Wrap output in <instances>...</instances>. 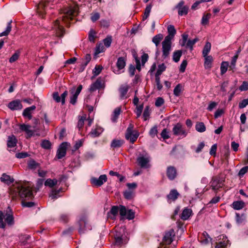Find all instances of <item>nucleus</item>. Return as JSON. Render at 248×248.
<instances>
[{
    "instance_id": "nucleus-29",
    "label": "nucleus",
    "mask_w": 248,
    "mask_h": 248,
    "mask_svg": "<svg viewBox=\"0 0 248 248\" xmlns=\"http://www.w3.org/2000/svg\"><path fill=\"white\" fill-rule=\"evenodd\" d=\"M35 108L36 107L34 105L25 108L23 112V115L24 117H28L29 120H31L32 118L31 111L34 110Z\"/></svg>"
},
{
    "instance_id": "nucleus-63",
    "label": "nucleus",
    "mask_w": 248,
    "mask_h": 248,
    "mask_svg": "<svg viewBox=\"0 0 248 248\" xmlns=\"http://www.w3.org/2000/svg\"><path fill=\"white\" fill-rule=\"evenodd\" d=\"M248 105V98L243 100L239 103V108H243Z\"/></svg>"
},
{
    "instance_id": "nucleus-57",
    "label": "nucleus",
    "mask_w": 248,
    "mask_h": 248,
    "mask_svg": "<svg viewBox=\"0 0 248 248\" xmlns=\"http://www.w3.org/2000/svg\"><path fill=\"white\" fill-rule=\"evenodd\" d=\"M157 127L156 126H155L150 129L149 131V134L152 138H154L157 135Z\"/></svg>"
},
{
    "instance_id": "nucleus-9",
    "label": "nucleus",
    "mask_w": 248,
    "mask_h": 248,
    "mask_svg": "<svg viewBox=\"0 0 248 248\" xmlns=\"http://www.w3.org/2000/svg\"><path fill=\"white\" fill-rule=\"evenodd\" d=\"M53 2V1L52 0H47L46 1H41L38 4L37 8L38 15L42 17H43L46 13L47 7L49 6V3Z\"/></svg>"
},
{
    "instance_id": "nucleus-24",
    "label": "nucleus",
    "mask_w": 248,
    "mask_h": 248,
    "mask_svg": "<svg viewBox=\"0 0 248 248\" xmlns=\"http://www.w3.org/2000/svg\"><path fill=\"white\" fill-rule=\"evenodd\" d=\"M167 30L169 34L166 36L165 38H168L170 39V41H171L176 33V30L175 29L174 26L170 25L168 26Z\"/></svg>"
},
{
    "instance_id": "nucleus-8",
    "label": "nucleus",
    "mask_w": 248,
    "mask_h": 248,
    "mask_svg": "<svg viewBox=\"0 0 248 248\" xmlns=\"http://www.w3.org/2000/svg\"><path fill=\"white\" fill-rule=\"evenodd\" d=\"M19 126V129L21 131H24L26 133V138L27 139H29L32 136L35 135V132L36 131V130L35 129V126H31L30 125L23 124H20Z\"/></svg>"
},
{
    "instance_id": "nucleus-33",
    "label": "nucleus",
    "mask_w": 248,
    "mask_h": 248,
    "mask_svg": "<svg viewBox=\"0 0 248 248\" xmlns=\"http://www.w3.org/2000/svg\"><path fill=\"white\" fill-rule=\"evenodd\" d=\"M245 203L241 201H235L232 203V207L235 210H240L244 207Z\"/></svg>"
},
{
    "instance_id": "nucleus-31",
    "label": "nucleus",
    "mask_w": 248,
    "mask_h": 248,
    "mask_svg": "<svg viewBox=\"0 0 248 248\" xmlns=\"http://www.w3.org/2000/svg\"><path fill=\"white\" fill-rule=\"evenodd\" d=\"M124 143V140L114 139L112 141L110 144V146L111 148L113 149L118 148L121 147L123 145Z\"/></svg>"
},
{
    "instance_id": "nucleus-58",
    "label": "nucleus",
    "mask_w": 248,
    "mask_h": 248,
    "mask_svg": "<svg viewBox=\"0 0 248 248\" xmlns=\"http://www.w3.org/2000/svg\"><path fill=\"white\" fill-rule=\"evenodd\" d=\"M126 214V218L129 220L133 219L135 217V212L131 209L129 210Z\"/></svg>"
},
{
    "instance_id": "nucleus-13",
    "label": "nucleus",
    "mask_w": 248,
    "mask_h": 248,
    "mask_svg": "<svg viewBox=\"0 0 248 248\" xmlns=\"http://www.w3.org/2000/svg\"><path fill=\"white\" fill-rule=\"evenodd\" d=\"M67 146L68 143L66 142H62L60 145L56 154V157L58 159H60L65 156Z\"/></svg>"
},
{
    "instance_id": "nucleus-48",
    "label": "nucleus",
    "mask_w": 248,
    "mask_h": 248,
    "mask_svg": "<svg viewBox=\"0 0 248 248\" xmlns=\"http://www.w3.org/2000/svg\"><path fill=\"white\" fill-rule=\"evenodd\" d=\"M28 167L30 169L34 170L39 166V164L35 162L34 160H31L28 162Z\"/></svg>"
},
{
    "instance_id": "nucleus-32",
    "label": "nucleus",
    "mask_w": 248,
    "mask_h": 248,
    "mask_svg": "<svg viewBox=\"0 0 248 248\" xmlns=\"http://www.w3.org/2000/svg\"><path fill=\"white\" fill-rule=\"evenodd\" d=\"M103 130L101 127H96L95 129H92L89 135L92 137L99 136L103 132Z\"/></svg>"
},
{
    "instance_id": "nucleus-12",
    "label": "nucleus",
    "mask_w": 248,
    "mask_h": 248,
    "mask_svg": "<svg viewBox=\"0 0 248 248\" xmlns=\"http://www.w3.org/2000/svg\"><path fill=\"white\" fill-rule=\"evenodd\" d=\"M52 29L55 31V35L58 37H62L64 33L63 27L60 25V20L56 19L53 23Z\"/></svg>"
},
{
    "instance_id": "nucleus-6",
    "label": "nucleus",
    "mask_w": 248,
    "mask_h": 248,
    "mask_svg": "<svg viewBox=\"0 0 248 248\" xmlns=\"http://www.w3.org/2000/svg\"><path fill=\"white\" fill-rule=\"evenodd\" d=\"M133 125L130 124L127 128L125 133L126 139L129 140L132 143H133L137 140L139 135V133L136 131H133Z\"/></svg>"
},
{
    "instance_id": "nucleus-34",
    "label": "nucleus",
    "mask_w": 248,
    "mask_h": 248,
    "mask_svg": "<svg viewBox=\"0 0 248 248\" xmlns=\"http://www.w3.org/2000/svg\"><path fill=\"white\" fill-rule=\"evenodd\" d=\"M0 180L1 182L7 184H10L13 183L14 181L13 178H11L10 176L3 173L0 177Z\"/></svg>"
},
{
    "instance_id": "nucleus-62",
    "label": "nucleus",
    "mask_w": 248,
    "mask_h": 248,
    "mask_svg": "<svg viewBox=\"0 0 248 248\" xmlns=\"http://www.w3.org/2000/svg\"><path fill=\"white\" fill-rule=\"evenodd\" d=\"M187 62L186 60L183 61V62H182V63L180 65V67L179 70H180V72L183 73L185 72V71L186 70V68L187 65Z\"/></svg>"
},
{
    "instance_id": "nucleus-21",
    "label": "nucleus",
    "mask_w": 248,
    "mask_h": 248,
    "mask_svg": "<svg viewBox=\"0 0 248 248\" xmlns=\"http://www.w3.org/2000/svg\"><path fill=\"white\" fill-rule=\"evenodd\" d=\"M68 94L67 91H65L63 93H62L61 96H59L58 93L56 92L54 93L53 94V99L57 102H61L62 105L64 104L65 103V99Z\"/></svg>"
},
{
    "instance_id": "nucleus-44",
    "label": "nucleus",
    "mask_w": 248,
    "mask_h": 248,
    "mask_svg": "<svg viewBox=\"0 0 248 248\" xmlns=\"http://www.w3.org/2000/svg\"><path fill=\"white\" fill-rule=\"evenodd\" d=\"M12 22V20H10L8 22L6 30L4 31H3L2 32L0 33V37H2L3 36H7L9 34V33H10V32L11 31V29H12V25H11Z\"/></svg>"
},
{
    "instance_id": "nucleus-28",
    "label": "nucleus",
    "mask_w": 248,
    "mask_h": 248,
    "mask_svg": "<svg viewBox=\"0 0 248 248\" xmlns=\"http://www.w3.org/2000/svg\"><path fill=\"white\" fill-rule=\"evenodd\" d=\"M204 58V65L205 69H210L212 67L213 58L211 56L206 55Z\"/></svg>"
},
{
    "instance_id": "nucleus-16",
    "label": "nucleus",
    "mask_w": 248,
    "mask_h": 248,
    "mask_svg": "<svg viewBox=\"0 0 248 248\" xmlns=\"http://www.w3.org/2000/svg\"><path fill=\"white\" fill-rule=\"evenodd\" d=\"M82 89V86L81 85H79L77 88L75 92H74V90L71 91V93L72 94V95L70 97V103L71 104L75 105L76 103L77 99L79 94L81 92Z\"/></svg>"
},
{
    "instance_id": "nucleus-14",
    "label": "nucleus",
    "mask_w": 248,
    "mask_h": 248,
    "mask_svg": "<svg viewBox=\"0 0 248 248\" xmlns=\"http://www.w3.org/2000/svg\"><path fill=\"white\" fill-rule=\"evenodd\" d=\"M175 236V232L173 229H170L165 232L163 238V242L167 245H170L173 240Z\"/></svg>"
},
{
    "instance_id": "nucleus-5",
    "label": "nucleus",
    "mask_w": 248,
    "mask_h": 248,
    "mask_svg": "<svg viewBox=\"0 0 248 248\" xmlns=\"http://www.w3.org/2000/svg\"><path fill=\"white\" fill-rule=\"evenodd\" d=\"M171 41L169 38H165L162 42V55L163 59H166L169 57L170 51L171 50Z\"/></svg>"
},
{
    "instance_id": "nucleus-42",
    "label": "nucleus",
    "mask_w": 248,
    "mask_h": 248,
    "mask_svg": "<svg viewBox=\"0 0 248 248\" xmlns=\"http://www.w3.org/2000/svg\"><path fill=\"white\" fill-rule=\"evenodd\" d=\"M211 48V43L209 42H206L202 50L203 57H205L206 55H208L209 52L210 51Z\"/></svg>"
},
{
    "instance_id": "nucleus-51",
    "label": "nucleus",
    "mask_w": 248,
    "mask_h": 248,
    "mask_svg": "<svg viewBox=\"0 0 248 248\" xmlns=\"http://www.w3.org/2000/svg\"><path fill=\"white\" fill-rule=\"evenodd\" d=\"M41 147L45 149H49L51 148V144L48 140H43L41 144Z\"/></svg>"
},
{
    "instance_id": "nucleus-7",
    "label": "nucleus",
    "mask_w": 248,
    "mask_h": 248,
    "mask_svg": "<svg viewBox=\"0 0 248 248\" xmlns=\"http://www.w3.org/2000/svg\"><path fill=\"white\" fill-rule=\"evenodd\" d=\"M172 132L175 136H179L181 138L186 137L187 134V132L180 123H177L174 125Z\"/></svg>"
},
{
    "instance_id": "nucleus-3",
    "label": "nucleus",
    "mask_w": 248,
    "mask_h": 248,
    "mask_svg": "<svg viewBox=\"0 0 248 248\" xmlns=\"http://www.w3.org/2000/svg\"><path fill=\"white\" fill-rule=\"evenodd\" d=\"M3 219L7 224L9 226H12L15 224L14 217L12 214L6 213L4 214L2 211H0V228L4 229L6 227V223L4 222Z\"/></svg>"
},
{
    "instance_id": "nucleus-49",
    "label": "nucleus",
    "mask_w": 248,
    "mask_h": 248,
    "mask_svg": "<svg viewBox=\"0 0 248 248\" xmlns=\"http://www.w3.org/2000/svg\"><path fill=\"white\" fill-rule=\"evenodd\" d=\"M228 66L229 64L228 62H223L221 63L220 66V72L221 75H223L226 72Z\"/></svg>"
},
{
    "instance_id": "nucleus-38",
    "label": "nucleus",
    "mask_w": 248,
    "mask_h": 248,
    "mask_svg": "<svg viewBox=\"0 0 248 248\" xmlns=\"http://www.w3.org/2000/svg\"><path fill=\"white\" fill-rule=\"evenodd\" d=\"M125 59L124 57H121L118 59L116 66L119 70L123 69L125 67Z\"/></svg>"
},
{
    "instance_id": "nucleus-10",
    "label": "nucleus",
    "mask_w": 248,
    "mask_h": 248,
    "mask_svg": "<svg viewBox=\"0 0 248 248\" xmlns=\"http://www.w3.org/2000/svg\"><path fill=\"white\" fill-rule=\"evenodd\" d=\"M224 182V180L219 177H215L213 178L210 182L211 186L212 189L216 191L219 188L223 186Z\"/></svg>"
},
{
    "instance_id": "nucleus-17",
    "label": "nucleus",
    "mask_w": 248,
    "mask_h": 248,
    "mask_svg": "<svg viewBox=\"0 0 248 248\" xmlns=\"http://www.w3.org/2000/svg\"><path fill=\"white\" fill-rule=\"evenodd\" d=\"M219 239L221 241L217 243L215 248H226L229 245H230L229 240L224 235H220Z\"/></svg>"
},
{
    "instance_id": "nucleus-39",
    "label": "nucleus",
    "mask_w": 248,
    "mask_h": 248,
    "mask_svg": "<svg viewBox=\"0 0 248 248\" xmlns=\"http://www.w3.org/2000/svg\"><path fill=\"white\" fill-rule=\"evenodd\" d=\"M62 191V188H59L58 189H52L51 191L50 194H49V197L52 199H53V200L56 199L60 196L59 195V194L60 193V192H61Z\"/></svg>"
},
{
    "instance_id": "nucleus-23",
    "label": "nucleus",
    "mask_w": 248,
    "mask_h": 248,
    "mask_svg": "<svg viewBox=\"0 0 248 248\" xmlns=\"http://www.w3.org/2000/svg\"><path fill=\"white\" fill-rule=\"evenodd\" d=\"M184 2L183 1H180L178 5V14L180 16L186 15L187 14L188 7L187 6H184Z\"/></svg>"
},
{
    "instance_id": "nucleus-18",
    "label": "nucleus",
    "mask_w": 248,
    "mask_h": 248,
    "mask_svg": "<svg viewBox=\"0 0 248 248\" xmlns=\"http://www.w3.org/2000/svg\"><path fill=\"white\" fill-rule=\"evenodd\" d=\"M107 180V175L105 174L101 175L97 179L96 178H92L91 179V183L92 184L99 186L102 185L104 183L106 182Z\"/></svg>"
},
{
    "instance_id": "nucleus-43",
    "label": "nucleus",
    "mask_w": 248,
    "mask_h": 248,
    "mask_svg": "<svg viewBox=\"0 0 248 248\" xmlns=\"http://www.w3.org/2000/svg\"><path fill=\"white\" fill-rule=\"evenodd\" d=\"M203 238L201 242L204 244H207L212 240V238L209 236L207 232H204L202 233Z\"/></svg>"
},
{
    "instance_id": "nucleus-46",
    "label": "nucleus",
    "mask_w": 248,
    "mask_h": 248,
    "mask_svg": "<svg viewBox=\"0 0 248 248\" xmlns=\"http://www.w3.org/2000/svg\"><path fill=\"white\" fill-rule=\"evenodd\" d=\"M166 67L164 63L159 64L158 66V69L155 73V77H159L163 72L166 70Z\"/></svg>"
},
{
    "instance_id": "nucleus-55",
    "label": "nucleus",
    "mask_w": 248,
    "mask_h": 248,
    "mask_svg": "<svg viewBox=\"0 0 248 248\" xmlns=\"http://www.w3.org/2000/svg\"><path fill=\"white\" fill-rule=\"evenodd\" d=\"M102 66L101 65H96L94 70H93V73L94 76L98 75L101 72L102 70Z\"/></svg>"
},
{
    "instance_id": "nucleus-41",
    "label": "nucleus",
    "mask_w": 248,
    "mask_h": 248,
    "mask_svg": "<svg viewBox=\"0 0 248 248\" xmlns=\"http://www.w3.org/2000/svg\"><path fill=\"white\" fill-rule=\"evenodd\" d=\"M196 130L200 133L204 132L206 130V127L202 122H198L195 125Z\"/></svg>"
},
{
    "instance_id": "nucleus-36",
    "label": "nucleus",
    "mask_w": 248,
    "mask_h": 248,
    "mask_svg": "<svg viewBox=\"0 0 248 248\" xmlns=\"http://www.w3.org/2000/svg\"><path fill=\"white\" fill-rule=\"evenodd\" d=\"M58 183V181L56 179H47L45 182V186H48L50 188L53 187L54 186H56Z\"/></svg>"
},
{
    "instance_id": "nucleus-19",
    "label": "nucleus",
    "mask_w": 248,
    "mask_h": 248,
    "mask_svg": "<svg viewBox=\"0 0 248 248\" xmlns=\"http://www.w3.org/2000/svg\"><path fill=\"white\" fill-rule=\"evenodd\" d=\"M166 174L170 180H173L177 176V170L173 166H169L167 168Z\"/></svg>"
},
{
    "instance_id": "nucleus-47",
    "label": "nucleus",
    "mask_w": 248,
    "mask_h": 248,
    "mask_svg": "<svg viewBox=\"0 0 248 248\" xmlns=\"http://www.w3.org/2000/svg\"><path fill=\"white\" fill-rule=\"evenodd\" d=\"M86 119V115H83L79 117L78 121V127L79 130L82 128L84 124V121Z\"/></svg>"
},
{
    "instance_id": "nucleus-37",
    "label": "nucleus",
    "mask_w": 248,
    "mask_h": 248,
    "mask_svg": "<svg viewBox=\"0 0 248 248\" xmlns=\"http://www.w3.org/2000/svg\"><path fill=\"white\" fill-rule=\"evenodd\" d=\"M163 39V35L161 33L157 34L153 37L152 39V42L155 44L156 47H157L160 43V42Z\"/></svg>"
},
{
    "instance_id": "nucleus-35",
    "label": "nucleus",
    "mask_w": 248,
    "mask_h": 248,
    "mask_svg": "<svg viewBox=\"0 0 248 248\" xmlns=\"http://www.w3.org/2000/svg\"><path fill=\"white\" fill-rule=\"evenodd\" d=\"M121 107L116 108L113 111L111 116V120L113 122H116L118 118V117L121 113Z\"/></svg>"
},
{
    "instance_id": "nucleus-56",
    "label": "nucleus",
    "mask_w": 248,
    "mask_h": 248,
    "mask_svg": "<svg viewBox=\"0 0 248 248\" xmlns=\"http://www.w3.org/2000/svg\"><path fill=\"white\" fill-rule=\"evenodd\" d=\"M19 56V52L15 53L9 59V62L13 63L18 60Z\"/></svg>"
},
{
    "instance_id": "nucleus-45",
    "label": "nucleus",
    "mask_w": 248,
    "mask_h": 248,
    "mask_svg": "<svg viewBox=\"0 0 248 248\" xmlns=\"http://www.w3.org/2000/svg\"><path fill=\"white\" fill-rule=\"evenodd\" d=\"M211 14L210 13H207L206 14L203 15L202 16L201 23L203 25H205L208 24L209 20L211 18Z\"/></svg>"
},
{
    "instance_id": "nucleus-4",
    "label": "nucleus",
    "mask_w": 248,
    "mask_h": 248,
    "mask_svg": "<svg viewBox=\"0 0 248 248\" xmlns=\"http://www.w3.org/2000/svg\"><path fill=\"white\" fill-rule=\"evenodd\" d=\"M124 230L122 228H118L115 231L114 234V244L120 246L126 243V239L124 234Z\"/></svg>"
},
{
    "instance_id": "nucleus-60",
    "label": "nucleus",
    "mask_w": 248,
    "mask_h": 248,
    "mask_svg": "<svg viewBox=\"0 0 248 248\" xmlns=\"http://www.w3.org/2000/svg\"><path fill=\"white\" fill-rule=\"evenodd\" d=\"M143 108V105H141L137 107L135 112L137 114V118L139 117L141 115Z\"/></svg>"
},
{
    "instance_id": "nucleus-64",
    "label": "nucleus",
    "mask_w": 248,
    "mask_h": 248,
    "mask_svg": "<svg viewBox=\"0 0 248 248\" xmlns=\"http://www.w3.org/2000/svg\"><path fill=\"white\" fill-rule=\"evenodd\" d=\"M239 90L241 91H247L248 90V82L243 81L242 84L239 87Z\"/></svg>"
},
{
    "instance_id": "nucleus-61",
    "label": "nucleus",
    "mask_w": 248,
    "mask_h": 248,
    "mask_svg": "<svg viewBox=\"0 0 248 248\" xmlns=\"http://www.w3.org/2000/svg\"><path fill=\"white\" fill-rule=\"evenodd\" d=\"M161 137L164 139H168L170 138V136L169 135V132L167 131V129L165 128L164 129L161 133Z\"/></svg>"
},
{
    "instance_id": "nucleus-25",
    "label": "nucleus",
    "mask_w": 248,
    "mask_h": 248,
    "mask_svg": "<svg viewBox=\"0 0 248 248\" xmlns=\"http://www.w3.org/2000/svg\"><path fill=\"white\" fill-rule=\"evenodd\" d=\"M17 143V140L14 135L9 136L8 138L7 145L9 148L15 147Z\"/></svg>"
},
{
    "instance_id": "nucleus-40",
    "label": "nucleus",
    "mask_w": 248,
    "mask_h": 248,
    "mask_svg": "<svg viewBox=\"0 0 248 248\" xmlns=\"http://www.w3.org/2000/svg\"><path fill=\"white\" fill-rule=\"evenodd\" d=\"M182 55V50H178L175 51L173 53L172 55V60L175 62H177L179 61Z\"/></svg>"
},
{
    "instance_id": "nucleus-26",
    "label": "nucleus",
    "mask_w": 248,
    "mask_h": 248,
    "mask_svg": "<svg viewBox=\"0 0 248 248\" xmlns=\"http://www.w3.org/2000/svg\"><path fill=\"white\" fill-rule=\"evenodd\" d=\"M192 213V210L191 209L188 208H185L180 216L181 218L183 220H186L188 219V218L190 217V216L191 215Z\"/></svg>"
},
{
    "instance_id": "nucleus-52",
    "label": "nucleus",
    "mask_w": 248,
    "mask_h": 248,
    "mask_svg": "<svg viewBox=\"0 0 248 248\" xmlns=\"http://www.w3.org/2000/svg\"><path fill=\"white\" fill-rule=\"evenodd\" d=\"M198 41L199 39L198 38H195L192 40H188L187 43L186 44V47L190 48V50H192L193 49V45Z\"/></svg>"
},
{
    "instance_id": "nucleus-54",
    "label": "nucleus",
    "mask_w": 248,
    "mask_h": 248,
    "mask_svg": "<svg viewBox=\"0 0 248 248\" xmlns=\"http://www.w3.org/2000/svg\"><path fill=\"white\" fill-rule=\"evenodd\" d=\"M104 45L107 47H108L110 46L111 42H112V38L111 36H108L107 38H106L103 40Z\"/></svg>"
},
{
    "instance_id": "nucleus-53",
    "label": "nucleus",
    "mask_w": 248,
    "mask_h": 248,
    "mask_svg": "<svg viewBox=\"0 0 248 248\" xmlns=\"http://www.w3.org/2000/svg\"><path fill=\"white\" fill-rule=\"evenodd\" d=\"M181 91H182V86L180 84H178V85H176V86L174 89L173 93L175 96H178L180 95Z\"/></svg>"
},
{
    "instance_id": "nucleus-50",
    "label": "nucleus",
    "mask_w": 248,
    "mask_h": 248,
    "mask_svg": "<svg viewBox=\"0 0 248 248\" xmlns=\"http://www.w3.org/2000/svg\"><path fill=\"white\" fill-rule=\"evenodd\" d=\"M152 9V5L149 4L147 5L145 9L144 16H143V20L146 19L150 15L151 10Z\"/></svg>"
},
{
    "instance_id": "nucleus-22",
    "label": "nucleus",
    "mask_w": 248,
    "mask_h": 248,
    "mask_svg": "<svg viewBox=\"0 0 248 248\" xmlns=\"http://www.w3.org/2000/svg\"><path fill=\"white\" fill-rule=\"evenodd\" d=\"M8 108L11 110H19L22 108V105L19 100H16L10 102L8 105Z\"/></svg>"
},
{
    "instance_id": "nucleus-27",
    "label": "nucleus",
    "mask_w": 248,
    "mask_h": 248,
    "mask_svg": "<svg viewBox=\"0 0 248 248\" xmlns=\"http://www.w3.org/2000/svg\"><path fill=\"white\" fill-rule=\"evenodd\" d=\"M179 196V193L176 189H172L167 195L168 200L175 201Z\"/></svg>"
},
{
    "instance_id": "nucleus-30",
    "label": "nucleus",
    "mask_w": 248,
    "mask_h": 248,
    "mask_svg": "<svg viewBox=\"0 0 248 248\" xmlns=\"http://www.w3.org/2000/svg\"><path fill=\"white\" fill-rule=\"evenodd\" d=\"M129 89V86L127 84L121 86L119 90L120 93V96L122 98H124L125 96Z\"/></svg>"
},
{
    "instance_id": "nucleus-20",
    "label": "nucleus",
    "mask_w": 248,
    "mask_h": 248,
    "mask_svg": "<svg viewBox=\"0 0 248 248\" xmlns=\"http://www.w3.org/2000/svg\"><path fill=\"white\" fill-rule=\"evenodd\" d=\"M79 232L84 233L85 231L91 230V226L88 224L87 221L85 219H81L79 222Z\"/></svg>"
},
{
    "instance_id": "nucleus-59",
    "label": "nucleus",
    "mask_w": 248,
    "mask_h": 248,
    "mask_svg": "<svg viewBox=\"0 0 248 248\" xmlns=\"http://www.w3.org/2000/svg\"><path fill=\"white\" fill-rule=\"evenodd\" d=\"M245 216L242 215L240 216L238 213H236V221L238 223H241L245 220Z\"/></svg>"
},
{
    "instance_id": "nucleus-2",
    "label": "nucleus",
    "mask_w": 248,
    "mask_h": 248,
    "mask_svg": "<svg viewBox=\"0 0 248 248\" xmlns=\"http://www.w3.org/2000/svg\"><path fill=\"white\" fill-rule=\"evenodd\" d=\"M62 20L67 23V20H72L73 17L78 14V7L77 5L70 6L63 11Z\"/></svg>"
},
{
    "instance_id": "nucleus-15",
    "label": "nucleus",
    "mask_w": 248,
    "mask_h": 248,
    "mask_svg": "<svg viewBox=\"0 0 248 248\" xmlns=\"http://www.w3.org/2000/svg\"><path fill=\"white\" fill-rule=\"evenodd\" d=\"M150 158L149 156H140L137 158L138 165L142 168H148L150 167L149 162Z\"/></svg>"
},
{
    "instance_id": "nucleus-1",
    "label": "nucleus",
    "mask_w": 248,
    "mask_h": 248,
    "mask_svg": "<svg viewBox=\"0 0 248 248\" xmlns=\"http://www.w3.org/2000/svg\"><path fill=\"white\" fill-rule=\"evenodd\" d=\"M10 195L14 200L17 196H20L21 199H31L33 197L31 188L26 185L17 184L14 185L10 188Z\"/></svg>"
},
{
    "instance_id": "nucleus-11",
    "label": "nucleus",
    "mask_w": 248,
    "mask_h": 248,
    "mask_svg": "<svg viewBox=\"0 0 248 248\" xmlns=\"http://www.w3.org/2000/svg\"><path fill=\"white\" fill-rule=\"evenodd\" d=\"M105 82L104 80L100 78H98L92 84L89 88V91L91 92H93L97 90L104 88Z\"/></svg>"
}]
</instances>
